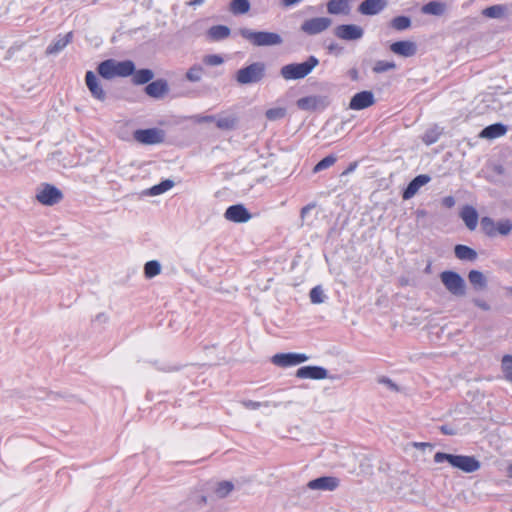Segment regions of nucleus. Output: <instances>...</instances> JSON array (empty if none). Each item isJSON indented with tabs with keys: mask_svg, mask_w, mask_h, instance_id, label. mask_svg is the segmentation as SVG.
<instances>
[{
	"mask_svg": "<svg viewBox=\"0 0 512 512\" xmlns=\"http://www.w3.org/2000/svg\"><path fill=\"white\" fill-rule=\"evenodd\" d=\"M391 26L398 31H403L411 26V20L406 16H398L392 19Z\"/></svg>",
	"mask_w": 512,
	"mask_h": 512,
	"instance_id": "nucleus-39",
	"label": "nucleus"
},
{
	"mask_svg": "<svg viewBox=\"0 0 512 512\" xmlns=\"http://www.w3.org/2000/svg\"><path fill=\"white\" fill-rule=\"evenodd\" d=\"M217 119H215L214 116H205L202 118V121H206V122H212V121H216Z\"/></svg>",
	"mask_w": 512,
	"mask_h": 512,
	"instance_id": "nucleus-53",
	"label": "nucleus"
},
{
	"mask_svg": "<svg viewBox=\"0 0 512 512\" xmlns=\"http://www.w3.org/2000/svg\"><path fill=\"white\" fill-rule=\"evenodd\" d=\"M161 273V265L157 260H151L144 265V275L146 278H153Z\"/></svg>",
	"mask_w": 512,
	"mask_h": 512,
	"instance_id": "nucleus-35",
	"label": "nucleus"
},
{
	"mask_svg": "<svg viewBox=\"0 0 512 512\" xmlns=\"http://www.w3.org/2000/svg\"><path fill=\"white\" fill-rule=\"evenodd\" d=\"M460 217L469 230H475L478 224V213L474 207L464 206L460 212Z\"/></svg>",
	"mask_w": 512,
	"mask_h": 512,
	"instance_id": "nucleus-22",
	"label": "nucleus"
},
{
	"mask_svg": "<svg viewBox=\"0 0 512 512\" xmlns=\"http://www.w3.org/2000/svg\"><path fill=\"white\" fill-rule=\"evenodd\" d=\"M234 489V485L230 481L219 482L215 488V494L218 498H224L231 493Z\"/></svg>",
	"mask_w": 512,
	"mask_h": 512,
	"instance_id": "nucleus-38",
	"label": "nucleus"
},
{
	"mask_svg": "<svg viewBox=\"0 0 512 512\" xmlns=\"http://www.w3.org/2000/svg\"><path fill=\"white\" fill-rule=\"evenodd\" d=\"M230 8L234 14H244L249 11L250 3L248 0H232Z\"/></svg>",
	"mask_w": 512,
	"mask_h": 512,
	"instance_id": "nucleus-37",
	"label": "nucleus"
},
{
	"mask_svg": "<svg viewBox=\"0 0 512 512\" xmlns=\"http://www.w3.org/2000/svg\"><path fill=\"white\" fill-rule=\"evenodd\" d=\"M338 486V480L334 477H320L311 480L308 487L312 490L332 491Z\"/></svg>",
	"mask_w": 512,
	"mask_h": 512,
	"instance_id": "nucleus-20",
	"label": "nucleus"
},
{
	"mask_svg": "<svg viewBox=\"0 0 512 512\" xmlns=\"http://www.w3.org/2000/svg\"><path fill=\"white\" fill-rule=\"evenodd\" d=\"M134 139L145 145L159 144L164 141V134L157 128L139 129L134 132Z\"/></svg>",
	"mask_w": 512,
	"mask_h": 512,
	"instance_id": "nucleus-10",
	"label": "nucleus"
},
{
	"mask_svg": "<svg viewBox=\"0 0 512 512\" xmlns=\"http://www.w3.org/2000/svg\"><path fill=\"white\" fill-rule=\"evenodd\" d=\"M310 357L304 353H278L272 356L271 362L278 367L288 368L308 361Z\"/></svg>",
	"mask_w": 512,
	"mask_h": 512,
	"instance_id": "nucleus-7",
	"label": "nucleus"
},
{
	"mask_svg": "<svg viewBox=\"0 0 512 512\" xmlns=\"http://www.w3.org/2000/svg\"><path fill=\"white\" fill-rule=\"evenodd\" d=\"M387 6V0H365L358 8L362 15H376Z\"/></svg>",
	"mask_w": 512,
	"mask_h": 512,
	"instance_id": "nucleus-18",
	"label": "nucleus"
},
{
	"mask_svg": "<svg viewBox=\"0 0 512 512\" xmlns=\"http://www.w3.org/2000/svg\"><path fill=\"white\" fill-rule=\"evenodd\" d=\"M454 252L460 260L474 261L477 258L476 251L466 245H456Z\"/></svg>",
	"mask_w": 512,
	"mask_h": 512,
	"instance_id": "nucleus-26",
	"label": "nucleus"
},
{
	"mask_svg": "<svg viewBox=\"0 0 512 512\" xmlns=\"http://www.w3.org/2000/svg\"><path fill=\"white\" fill-rule=\"evenodd\" d=\"M390 50L403 57H411L416 53V45L411 41H397L391 44Z\"/></svg>",
	"mask_w": 512,
	"mask_h": 512,
	"instance_id": "nucleus-19",
	"label": "nucleus"
},
{
	"mask_svg": "<svg viewBox=\"0 0 512 512\" xmlns=\"http://www.w3.org/2000/svg\"><path fill=\"white\" fill-rule=\"evenodd\" d=\"M319 64V60L315 56H310L303 63H291L284 65L280 74L285 80H297L306 77Z\"/></svg>",
	"mask_w": 512,
	"mask_h": 512,
	"instance_id": "nucleus-3",
	"label": "nucleus"
},
{
	"mask_svg": "<svg viewBox=\"0 0 512 512\" xmlns=\"http://www.w3.org/2000/svg\"><path fill=\"white\" fill-rule=\"evenodd\" d=\"M440 279L445 288L454 296H464L466 284L464 279L454 271H443Z\"/></svg>",
	"mask_w": 512,
	"mask_h": 512,
	"instance_id": "nucleus-6",
	"label": "nucleus"
},
{
	"mask_svg": "<svg viewBox=\"0 0 512 512\" xmlns=\"http://www.w3.org/2000/svg\"><path fill=\"white\" fill-rule=\"evenodd\" d=\"M480 226L484 234L489 237L496 236V226L497 222H495L492 218L485 216L480 220Z\"/></svg>",
	"mask_w": 512,
	"mask_h": 512,
	"instance_id": "nucleus-32",
	"label": "nucleus"
},
{
	"mask_svg": "<svg viewBox=\"0 0 512 512\" xmlns=\"http://www.w3.org/2000/svg\"><path fill=\"white\" fill-rule=\"evenodd\" d=\"M264 71V64L255 62L245 68L238 70L236 74V80L242 85L257 83L264 77Z\"/></svg>",
	"mask_w": 512,
	"mask_h": 512,
	"instance_id": "nucleus-5",
	"label": "nucleus"
},
{
	"mask_svg": "<svg viewBox=\"0 0 512 512\" xmlns=\"http://www.w3.org/2000/svg\"><path fill=\"white\" fill-rule=\"evenodd\" d=\"M350 0H329L327 3V11L330 14H348Z\"/></svg>",
	"mask_w": 512,
	"mask_h": 512,
	"instance_id": "nucleus-24",
	"label": "nucleus"
},
{
	"mask_svg": "<svg viewBox=\"0 0 512 512\" xmlns=\"http://www.w3.org/2000/svg\"><path fill=\"white\" fill-rule=\"evenodd\" d=\"M506 132H507L506 126H504L503 124L497 123V124H492V125L484 128L481 131L480 136L482 138H486V139H495V138L503 136Z\"/></svg>",
	"mask_w": 512,
	"mask_h": 512,
	"instance_id": "nucleus-25",
	"label": "nucleus"
},
{
	"mask_svg": "<svg viewBox=\"0 0 512 512\" xmlns=\"http://www.w3.org/2000/svg\"><path fill=\"white\" fill-rule=\"evenodd\" d=\"M86 85L91 93V95L99 100L104 101L106 99V93L100 85V81L98 77L92 71H87L85 75Z\"/></svg>",
	"mask_w": 512,
	"mask_h": 512,
	"instance_id": "nucleus-14",
	"label": "nucleus"
},
{
	"mask_svg": "<svg viewBox=\"0 0 512 512\" xmlns=\"http://www.w3.org/2000/svg\"><path fill=\"white\" fill-rule=\"evenodd\" d=\"M237 124V117L234 114H229L217 118L216 125L220 129L230 130Z\"/></svg>",
	"mask_w": 512,
	"mask_h": 512,
	"instance_id": "nucleus-33",
	"label": "nucleus"
},
{
	"mask_svg": "<svg viewBox=\"0 0 512 512\" xmlns=\"http://www.w3.org/2000/svg\"><path fill=\"white\" fill-rule=\"evenodd\" d=\"M375 103L374 94L371 91H362L356 93L350 100L349 108L351 110H363Z\"/></svg>",
	"mask_w": 512,
	"mask_h": 512,
	"instance_id": "nucleus-12",
	"label": "nucleus"
},
{
	"mask_svg": "<svg viewBox=\"0 0 512 512\" xmlns=\"http://www.w3.org/2000/svg\"><path fill=\"white\" fill-rule=\"evenodd\" d=\"M173 186H174V182L172 180L167 179L157 185L152 186L148 190H146L145 194L149 195V196L161 195V194L167 192L168 190H170Z\"/></svg>",
	"mask_w": 512,
	"mask_h": 512,
	"instance_id": "nucleus-28",
	"label": "nucleus"
},
{
	"mask_svg": "<svg viewBox=\"0 0 512 512\" xmlns=\"http://www.w3.org/2000/svg\"><path fill=\"white\" fill-rule=\"evenodd\" d=\"M204 1L205 0H189L188 5L196 7V6H200L201 4H203Z\"/></svg>",
	"mask_w": 512,
	"mask_h": 512,
	"instance_id": "nucleus-52",
	"label": "nucleus"
},
{
	"mask_svg": "<svg viewBox=\"0 0 512 512\" xmlns=\"http://www.w3.org/2000/svg\"><path fill=\"white\" fill-rule=\"evenodd\" d=\"M441 429L444 434H451V431H449V429H446V427H442Z\"/></svg>",
	"mask_w": 512,
	"mask_h": 512,
	"instance_id": "nucleus-57",
	"label": "nucleus"
},
{
	"mask_svg": "<svg viewBox=\"0 0 512 512\" xmlns=\"http://www.w3.org/2000/svg\"><path fill=\"white\" fill-rule=\"evenodd\" d=\"M207 35H208L209 39H211L213 41L223 40L230 35V29L224 25L212 26L208 30Z\"/></svg>",
	"mask_w": 512,
	"mask_h": 512,
	"instance_id": "nucleus-27",
	"label": "nucleus"
},
{
	"mask_svg": "<svg viewBox=\"0 0 512 512\" xmlns=\"http://www.w3.org/2000/svg\"><path fill=\"white\" fill-rule=\"evenodd\" d=\"M469 282L476 289H484L487 285V280L484 274L478 270H471L468 274Z\"/></svg>",
	"mask_w": 512,
	"mask_h": 512,
	"instance_id": "nucleus-29",
	"label": "nucleus"
},
{
	"mask_svg": "<svg viewBox=\"0 0 512 512\" xmlns=\"http://www.w3.org/2000/svg\"><path fill=\"white\" fill-rule=\"evenodd\" d=\"M204 74V69L201 65L195 64L190 67L186 73V78L190 82H199Z\"/></svg>",
	"mask_w": 512,
	"mask_h": 512,
	"instance_id": "nucleus-36",
	"label": "nucleus"
},
{
	"mask_svg": "<svg viewBox=\"0 0 512 512\" xmlns=\"http://www.w3.org/2000/svg\"><path fill=\"white\" fill-rule=\"evenodd\" d=\"M334 34L342 40H358L363 37V29L355 24L339 25L335 28Z\"/></svg>",
	"mask_w": 512,
	"mask_h": 512,
	"instance_id": "nucleus-11",
	"label": "nucleus"
},
{
	"mask_svg": "<svg viewBox=\"0 0 512 512\" xmlns=\"http://www.w3.org/2000/svg\"><path fill=\"white\" fill-rule=\"evenodd\" d=\"M62 192L53 185L45 184L37 190L36 199L43 205H54L62 199Z\"/></svg>",
	"mask_w": 512,
	"mask_h": 512,
	"instance_id": "nucleus-8",
	"label": "nucleus"
},
{
	"mask_svg": "<svg viewBox=\"0 0 512 512\" xmlns=\"http://www.w3.org/2000/svg\"><path fill=\"white\" fill-rule=\"evenodd\" d=\"M428 445L429 444H427V443H418V442L414 443V447H417V448H423Z\"/></svg>",
	"mask_w": 512,
	"mask_h": 512,
	"instance_id": "nucleus-54",
	"label": "nucleus"
},
{
	"mask_svg": "<svg viewBox=\"0 0 512 512\" xmlns=\"http://www.w3.org/2000/svg\"><path fill=\"white\" fill-rule=\"evenodd\" d=\"M336 162V157L333 156V155H329V156H326L325 158H323L321 161H319L313 168V172L314 173H318L322 170H325L329 167H331L332 165H334V163Z\"/></svg>",
	"mask_w": 512,
	"mask_h": 512,
	"instance_id": "nucleus-42",
	"label": "nucleus"
},
{
	"mask_svg": "<svg viewBox=\"0 0 512 512\" xmlns=\"http://www.w3.org/2000/svg\"><path fill=\"white\" fill-rule=\"evenodd\" d=\"M240 34L256 46H274L282 43L281 36L274 32H256L244 28L240 30Z\"/></svg>",
	"mask_w": 512,
	"mask_h": 512,
	"instance_id": "nucleus-4",
	"label": "nucleus"
},
{
	"mask_svg": "<svg viewBox=\"0 0 512 512\" xmlns=\"http://www.w3.org/2000/svg\"><path fill=\"white\" fill-rule=\"evenodd\" d=\"M135 65L130 60L117 61L108 59L101 62L98 66V73L105 79H113L115 77H127L133 74Z\"/></svg>",
	"mask_w": 512,
	"mask_h": 512,
	"instance_id": "nucleus-2",
	"label": "nucleus"
},
{
	"mask_svg": "<svg viewBox=\"0 0 512 512\" xmlns=\"http://www.w3.org/2000/svg\"><path fill=\"white\" fill-rule=\"evenodd\" d=\"M502 371L506 380L512 382V356L505 355L502 359Z\"/></svg>",
	"mask_w": 512,
	"mask_h": 512,
	"instance_id": "nucleus-43",
	"label": "nucleus"
},
{
	"mask_svg": "<svg viewBox=\"0 0 512 512\" xmlns=\"http://www.w3.org/2000/svg\"><path fill=\"white\" fill-rule=\"evenodd\" d=\"M224 216L227 220L235 223H245L251 219V214L241 204L228 207Z\"/></svg>",
	"mask_w": 512,
	"mask_h": 512,
	"instance_id": "nucleus-13",
	"label": "nucleus"
},
{
	"mask_svg": "<svg viewBox=\"0 0 512 512\" xmlns=\"http://www.w3.org/2000/svg\"><path fill=\"white\" fill-rule=\"evenodd\" d=\"M506 12H507L506 6L498 4V5H493V6L485 8L482 11V14L488 18L498 19V18H502L506 14Z\"/></svg>",
	"mask_w": 512,
	"mask_h": 512,
	"instance_id": "nucleus-31",
	"label": "nucleus"
},
{
	"mask_svg": "<svg viewBox=\"0 0 512 512\" xmlns=\"http://www.w3.org/2000/svg\"><path fill=\"white\" fill-rule=\"evenodd\" d=\"M512 231V222L509 219H502L497 222L496 235L507 236Z\"/></svg>",
	"mask_w": 512,
	"mask_h": 512,
	"instance_id": "nucleus-41",
	"label": "nucleus"
},
{
	"mask_svg": "<svg viewBox=\"0 0 512 512\" xmlns=\"http://www.w3.org/2000/svg\"><path fill=\"white\" fill-rule=\"evenodd\" d=\"M431 180L430 176L426 174H421L416 176L407 186L405 191L403 192V199L409 200L414 197L419 189L429 183Z\"/></svg>",
	"mask_w": 512,
	"mask_h": 512,
	"instance_id": "nucleus-17",
	"label": "nucleus"
},
{
	"mask_svg": "<svg viewBox=\"0 0 512 512\" xmlns=\"http://www.w3.org/2000/svg\"><path fill=\"white\" fill-rule=\"evenodd\" d=\"M168 89V84L165 80H156L149 83L146 86L145 91L153 98H161L168 92Z\"/></svg>",
	"mask_w": 512,
	"mask_h": 512,
	"instance_id": "nucleus-23",
	"label": "nucleus"
},
{
	"mask_svg": "<svg viewBox=\"0 0 512 512\" xmlns=\"http://www.w3.org/2000/svg\"><path fill=\"white\" fill-rule=\"evenodd\" d=\"M507 473H508V476L510 478H512V464L508 467Z\"/></svg>",
	"mask_w": 512,
	"mask_h": 512,
	"instance_id": "nucleus-56",
	"label": "nucleus"
},
{
	"mask_svg": "<svg viewBox=\"0 0 512 512\" xmlns=\"http://www.w3.org/2000/svg\"><path fill=\"white\" fill-rule=\"evenodd\" d=\"M422 12L428 15H442L445 11V5L439 1H431L422 7Z\"/></svg>",
	"mask_w": 512,
	"mask_h": 512,
	"instance_id": "nucleus-30",
	"label": "nucleus"
},
{
	"mask_svg": "<svg viewBox=\"0 0 512 512\" xmlns=\"http://www.w3.org/2000/svg\"><path fill=\"white\" fill-rule=\"evenodd\" d=\"M72 40V32L65 35H58L52 43L47 47L46 53L48 55H55L60 53Z\"/></svg>",
	"mask_w": 512,
	"mask_h": 512,
	"instance_id": "nucleus-21",
	"label": "nucleus"
},
{
	"mask_svg": "<svg viewBox=\"0 0 512 512\" xmlns=\"http://www.w3.org/2000/svg\"><path fill=\"white\" fill-rule=\"evenodd\" d=\"M395 67H396V65L392 61L379 60V61L375 62L372 70L375 73H383V72H386L389 70H393V69H395Z\"/></svg>",
	"mask_w": 512,
	"mask_h": 512,
	"instance_id": "nucleus-44",
	"label": "nucleus"
},
{
	"mask_svg": "<svg viewBox=\"0 0 512 512\" xmlns=\"http://www.w3.org/2000/svg\"><path fill=\"white\" fill-rule=\"evenodd\" d=\"M442 204L447 208H452L455 205V199L452 196H446L442 199Z\"/></svg>",
	"mask_w": 512,
	"mask_h": 512,
	"instance_id": "nucleus-49",
	"label": "nucleus"
},
{
	"mask_svg": "<svg viewBox=\"0 0 512 512\" xmlns=\"http://www.w3.org/2000/svg\"><path fill=\"white\" fill-rule=\"evenodd\" d=\"M355 167H356V164L351 165V166H350V167H349V168L344 172V174H346V173H349V172L353 171V170L355 169Z\"/></svg>",
	"mask_w": 512,
	"mask_h": 512,
	"instance_id": "nucleus-55",
	"label": "nucleus"
},
{
	"mask_svg": "<svg viewBox=\"0 0 512 512\" xmlns=\"http://www.w3.org/2000/svg\"><path fill=\"white\" fill-rule=\"evenodd\" d=\"M314 208V205L312 204H309V205H306L305 207H303L301 209V218L302 220H304L306 218V216H308V213Z\"/></svg>",
	"mask_w": 512,
	"mask_h": 512,
	"instance_id": "nucleus-50",
	"label": "nucleus"
},
{
	"mask_svg": "<svg viewBox=\"0 0 512 512\" xmlns=\"http://www.w3.org/2000/svg\"><path fill=\"white\" fill-rule=\"evenodd\" d=\"M242 404L245 408L250 409V410H256V409H259L260 407H269L270 406L269 401L257 402V401H252V400H245L242 402Z\"/></svg>",
	"mask_w": 512,
	"mask_h": 512,
	"instance_id": "nucleus-47",
	"label": "nucleus"
},
{
	"mask_svg": "<svg viewBox=\"0 0 512 512\" xmlns=\"http://www.w3.org/2000/svg\"><path fill=\"white\" fill-rule=\"evenodd\" d=\"M296 376L300 379L321 380L327 378L328 372L320 366H304L296 371Z\"/></svg>",
	"mask_w": 512,
	"mask_h": 512,
	"instance_id": "nucleus-15",
	"label": "nucleus"
},
{
	"mask_svg": "<svg viewBox=\"0 0 512 512\" xmlns=\"http://www.w3.org/2000/svg\"><path fill=\"white\" fill-rule=\"evenodd\" d=\"M331 24L332 20L328 17H315L305 20L301 30L308 35H316L328 29Z\"/></svg>",
	"mask_w": 512,
	"mask_h": 512,
	"instance_id": "nucleus-9",
	"label": "nucleus"
},
{
	"mask_svg": "<svg viewBox=\"0 0 512 512\" xmlns=\"http://www.w3.org/2000/svg\"><path fill=\"white\" fill-rule=\"evenodd\" d=\"M285 114L286 109L282 107L271 108L266 111V117L272 121L283 118Z\"/></svg>",
	"mask_w": 512,
	"mask_h": 512,
	"instance_id": "nucleus-45",
	"label": "nucleus"
},
{
	"mask_svg": "<svg viewBox=\"0 0 512 512\" xmlns=\"http://www.w3.org/2000/svg\"><path fill=\"white\" fill-rule=\"evenodd\" d=\"M438 139V134L433 135L432 133H426L423 137V140L426 144H432L436 142Z\"/></svg>",
	"mask_w": 512,
	"mask_h": 512,
	"instance_id": "nucleus-48",
	"label": "nucleus"
},
{
	"mask_svg": "<svg viewBox=\"0 0 512 512\" xmlns=\"http://www.w3.org/2000/svg\"><path fill=\"white\" fill-rule=\"evenodd\" d=\"M473 302L476 306H478L479 308H481L483 310H489V308H490L489 305L483 300L474 299Z\"/></svg>",
	"mask_w": 512,
	"mask_h": 512,
	"instance_id": "nucleus-51",
	"label": "nucleus"
},
{
	"mask_svg": "<svg viewBox=\"0 0 512 512\" xmlns=\"http://www.w3.org/2000/svg\"><path fill=\"white\" fill-rule=\"evenodd\" d=\"M203 62L209 66H218L224 62V59L217 54H210L203 57Z\"/></svg>",
	"mask_w": 512,
	"mask_h": 512,
	"instance_id": "nucleus-46",
	"label": "nucleus"
},
{
	"mask_svg": "<svg viewBox=\"0 0 512 512\" xmlns=\"http://www.w3.org/2000/svg\"><path fill=\"white\" fill-rule=\"evenodd\" d=\"M297 107L301 110H316L327 106V99L320 96H307L297 100Z\"/></svg>",
	"mask_w": 512,
	"mask_h": 512,
	"instance_id": "nucleus-16",
	"label": "nucleus"
},
{
	"mask_svg": "<svg viewBox=\"0 0 512 512\" xmlns=\"http://www.w3.org/2000/svg\"><path fill=\"white\" fill-rule=\"evenodd\" d=\"M309 297H310V301L313 304H321L326 299V295L324 294V291L321 288V286H315L314 288H312L310 291Z\"/></svg>",
	"mask_w": 512,
	"mask_h": 512,
	"instance_id": "nucleus-40",
	"label": "nucleus"
},
{
	"mask_svg": "<svg viewBox=\"0 0 512 512\" xmlns=\"http://www.w3.org/2000/svg\"><path fill=\"white\" fill-rule=\"evenodd\" d=\"M434 462H447L453 468L459 469L464 473H473L480 469L481 463L474 456L455 455L443 452H437L434 455Z\"/></svg>",
	"mask_w": 512,
	"mask_h": 512,
	"instance_id": "nucleus-1",
	"label": "nucleus"
},
{
	"mask_svg": "<svg viewBox=\"0 0 512 512\" xmlns=\"http://www.w3.org/2000/svg\"><path fill=\"white\" fill-rule=\"evenodd\" d=\"M133 82L135 84H145L148 83L153 78V72L149 69H141L136 72H133Z\"/></svg>",
	"mask_w": 512,
	"mask_h": 512,
	"instance_id": "nucleus-34",
	"label": "nucleus"
}]
</instances>
